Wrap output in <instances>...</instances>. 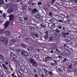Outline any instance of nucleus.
Instances as JSON below:
<instances>
[{
	"mask_svg": "<svg viewBox=\"0 0 77 77\" xmlns=\"http://www.w3.org/2000/svg\"><path fill=\"white\" fill-rule=\"evenodd\" d=\"M21 54L22 56H27L28 55V52L25 51H21Z\"/></svg>",
	"mask_w": 77,
	"mask_h": 77,
	"instance_id": "f257e3e1",
	"label": "nucleus"
},
{
	"mask_svg": "<svg viewBox=\"0 0 77 77\" xmlns=\"http://www.w3.org/2000/svg\"><path fill=\"white\" fill-rule=\"evenodd\" d=\"M14 11V8L12 7H9L8 10L7 11L8 13H11Z\"/></svg>",
	"mask_w": 77,
	"mask_h": 77,
	"instance_id": "f03ea898",
	"label": "nucleus"
},
{
	"mask_svg": "<svg viewBox=\"0 0 77 77\" xmlns=\"http://www.w3.org/2000/svg\"><path fill=\"white\" fill-rule=\"evenodd\" d=\"M65 41L67 44H72L71 41L68 39H66L65 40Z\"/></svg>",
	"mask_w": 77,
	"mask_h": 77,
	"instance_id": "7ed1b4c3",
	"label": "nucleus"
},
{
	"mask_svg": "<svg viewBox=\"0 0 77 77\" xmlns=\"http://www.w3.org/2000/svg\"><path fill=\"white\" fill-rule=\"evenodd\" d=\"M8 39L7 38H5L4 41L3 42L4 44L5 45H7V44H8Z\"/></svg>",
	"mask_w": 77,
	"mask_h": 77,
	"instance_id": "20e7f679",
	"label": "nucleus"
},
{
	"mask_svg": "<svg viewBox=\"0 0 77 77\" xmlns=\"http://www.w3.org/2000/svg\"><path fill=\"white\" fill-rule=\"evenodd\" d=\"M69 35V32H67V33L64 32L63 33V36L64 38H66V36H68Z\"/></svg>",
	"mask_w": 77,
	"mask_h": 77,
	"instance_id": "39448f33",
	"label": "nucleus"
},
{
	"mask_svg": "<svg viewBox=\"0 0 77 77\" xmlns=\"http://www.w3.org/2000/svg\"><path fill=\"white\" fill-rule=\"evenodd\" d=\"M10 21H12L14 19V16L13 15H11L9 16Z\"/></svg>",
	"mask_w": 77,
	"mask_h": 77,
	"instance_id": "423d86ee",
	"label": "nucleus"
},
{
	"mask_svg": "<svg viewBox=\"0 0 77 77\" xmlns=\"http://www.w3.org/2000/svg\"><path fill=\"white\" fill-rule=\"evenodd\" d=\"M9 24V22H7L5 23L4 24L5 28H7L8 27Z\"/></svg>",
	"mask_w": 77,
	"mask_h": 77,
	"instance_id": "0eeeda50",
	"label": "nucleus"
},
{
	"mask_svg": "<svg viewBox=\"0 0 77 77\" xmlns=\"http://www.w3.org/2000/svg\"><path fill=\"white\" fill-rule=\"evenodd\" d=\"M37 11V9L36 8H34L32 11V14H36V12Z\"/></svg>",
	"mask_w": 77,
	"mask_h": 77,
	"instance_id": "6e6552de",
	"label": "nucleus"
},
{
	"mask_svg": "<svg viewBox=\"0 0 77 77\" xmlns=\"http://www.w3.org/2000/svg\"><path fill=\"white\" fill-rule=\"evenodd\" d=\"M44 71L45 73V74L47 75H48V74H49V72L46 69H44Z\"/></svg>",
	"mask_w": 77,
	"mask_h": 77,
	"instance_id": "1a4fd4ad",
	"label": "nucleus"
},
{
	"mask_svg": "<svg viewBox=\"0 0 77 77\" xmlns=\"http://www.w3.org/2000/svg\"><path fill=\"white\" fill-rule=\"evenodd\" d=\"M45 23H44V24H42L40 25V27H45V25L46 24H47V22H45Z\"/></svg>",
	"mask_w": 77,
	"mask_h": 77,
	"instance_id": "9d476101",
	"label": "nucleus"
},
{
	"mask_svg": "<svg viewBox=\"0 0 77 77\" xmlns=\"http://www.w3.org/2000/svg\"><path fill=\"white\" fill-rule=\"evenodd\" d=\"M5 34L7 36H9L11 35V32L9 31H6L5 32Z\"/></svg>",
	"mask_w": 77,
	"mask_h": 77,
	"instance_id": "9b49d317",
	"label": "nucleus"
},
{
	"mask_svg": "<svg viewBox=\"0 0 77 77\" xmlns=\"http://www.w3.org/2000/svg\"><path fill=\"white\" fill-rule=\"evenodd\" d=\"M36 16L38 20H42V17H41V16L40 14H36Z\"/></svg>",
	"mask_w": 77,
	"mask_h": 77,
	"instance_id": "f8f14e48",
	"label": "nucleus"
},
{
	"mask_svg": "<svg viewBox=\"0 0 77 77\" xmlns=\"http://www.w3.org/2000/svg\"><path fill=\"white\" fill-rule=\"evenodd\" d=\"M20 69L22 71H24L25 70V67L24 66H21L20 67Z\"/></svg>",
	"mask_w": 77,
	"mask_h": 77,
	"instance_id": "ddd939ff",
	"label": "nucleus"
},
{
	"mask_svg": "<svg viewBox=\"0 0 77 77\" xmlns=\"http://www.w3.org/2000/svg\"><path fill=\"white\" fill-rule=\"evenodd\" d=\"M5 39V38L3 37H0V41L1 42H3Z\"/></svg>",
	"mask_w": 77,
	"mask_h": 77,
	"instance_id": "4468645a",
	"label": "nucleus"
},
{
	"mask_svg": "<svg viewBox=\"0 0 77 77\" xmlns=\"http://www.w3.org/2000/svg\"><path fill=\"white\" fill-rule=\"evenodd\" d=\"M0 62L1 63H5V60L2 58H0Z\"/></svg>",
	"mask_w": 77,
	"mask_h": 77,
	"instance_id": "2eb2a0df",
	"label": "nucleus"
},
{
	"mask_svg": "<svg viewBox=\"0 0 77 77\" xmlns=\"http://www.w3.org/2000/svg\"><path fill=\"white\" fill-rule=\"evenodd\" d=\"M32 64L34 66H35V67H36L38 66L37 63L35 61H34L33 63H32Z\"/></svg>",
	"mask_w": 77,
	"mask_h": 77,
	"instance_id": "dca6fc26",
	"label": "nucleus"
},
{
	"mask_svg": "<svg viewBox=\"0 0 77 77\" xmlns=\"http://www.w3.org/2000/svg\"><path fill=\"white\" fill-rule=\"evenodd\" d=\"M52 49L53 50H54V49H56V44H52Z\"/></svg>",
	"mask_w": 77,
	"mask_h": 77,
	"instance_id": "f3484780",
	"label": "nucleus"
},
{
	"mask_svg": "<svg viewBox=\"0 0 77 77\" xmlns=\"http://www.w3.org/2000/svg\"><path fill=\"white\" fill-rule=\"evenodd\" d=\"M55 38L56 39H59V35L58 34H56L55 35Z\"/></svg>",
	"mask_w": 77,
	"mask_h": 77,
	"instance_id": "a211bd4d",
	"label": "nucleus"
},
{
	"mask_svg": "<svg viewBox=\"0 0 77 77\" xmlns=\"http://www.w3.org/2000/svg\"><path fill=\"white\" fill-rule=\"evenodd\" d=\"M56 27V25H55V24H52L51 25V27L52 29H54L55 27Z\"/></svg>",
	"mask_w": 77,
	"mask_h": 77,
	"instance_id": "6ab92c4d",
	"label": "nucleus"
},
{
	"mask_svg": "<svg viewBox=\"0 0 77 77\" xmlns=\"http://www.w3.org/2000/svg\"><path fill=\"white\" fill-rule=\"evenodd\" d=\"M2 66H3L4 69H6V70H7L8 69V68L6 67V65L5 64H2Z\"/></svg>",
	"mask_w": 77,
	"mask_h": 77,
	"instance_id": "aec40b11",
	"label": "nucleus"
},
{
	"mask_svg": "<svg viewBox=\"0 0 77 77\" xmlns=\"http://www.w3.org/2000/svg\"><path fill=\"white\" fill-rule=\"evenodd\" d=\"M64 52H65L66 53H67V54L68 55H70V52H69L68 51H67V50H65Z\"/></svg>",
	"mask_w": 77,
	"mask_h": 77,
	"instance_id": "412c9836",
	"label": "nucleus"
},
{
	"mask_svg": "<svg viewBox=\"0 0 77 77\" xmlns=\"http://www.w3.org/2000/svg\"><path fill=\"white\" fill-rule=\"evenodd\" d=\"M4 4V0H0V5Z\"/></svg>",
	"mask_w": 77,
	"mask_h": 77,
	"instance_id": "4be33fe9",
	"label": "nucleus"
},
{
	"mask_svg": "<svg viewBox=\"0 0 77 77\" xmlns=\"http://www.w3.org/2000/svg\"><path fill=\"white\" fill-rule=\"evenodd\" d=\"M4 33V30L3 29H0V34H3Z\"/></svg>",
	"mask_w": 77,
	"mask_h": 77,
	"instance_id": "5701e85b",
	"label": "nucleus"
},
{
	"mask_svg": "<svg viewBox=\"0 0 77 77\" xmlns=\"http://www.w3.org/2000/svg\"><path fill=\"white\" fill-rule=\"evenodd\" d=\"M28 50L29 51L32 50H33V48L31 47H29L28 48Z\"/></svg>",
	"mask_w": 77,
	"mask_h": 77,
	"instance_id": "b1692460",
	"label": "nucleus"
},
{
	"mask_svg": "<svg viewBox=\"0 0 77 77\" xmlns=\"http://www.w3.org/2000/svg\"><path fill=\"white\" fill-rule=\"evenodd\" d=\"M14 8L15 10H16V11H17V10H18V7L16 5H14Z\"/></svg>",
	"mask_w": 77,
	"mask_h": 77,
	"instance_id": "393cba45",
	"label": "nucleus"
},
{
	"mask_svg": "<svg viewBox=\"0 0 77 77\" xmlns=\"http://www.w3.org/2000/svg\"><path fill=\"white\" fill-rule=\"evenodd\" d=\"M17 75L18 77H22V75H21V74L20 73H17Z\"/></svg>",
	"mask_w": 77,
	"mask_h": 77,
	"instance_id": "a878e982",
	"label": "nucleus"
},
{
	"mask_svg": "<svg viewBox=\"0 0 77 77\" xmlns=\"http://www.w3.org/2000/svg\"><path fill=\"white\" fill-rule=\"evenodd\" d=\"M21 46L22 47H23V48H26V45L24 44H21Z\"/></svg>",
	"mask_w": 77,
	"mask_h": 77,
	"instance_id": "bb28decb",
	"label": "nucleus"
},
{
	"mask_svg": "<svg viewBox=\"0 0 77 77\" xmlns=\"http://www.w3.org/2000/svg\"><path fill=\"white\" fill-rule=\"evenodd\" d=\"M53 39V37H51L49 39V41L51 42V41H52Z\"/></svg>",
	"mask_w": 77,
	"mask_h": 77,
	"instance_id": "cd10ccee",
	"label": "nucleus"
},
{
	"mask_svg": "<svg viewBox=\"0 0 77 77\" xmlns=\"http://www.w3.org/2000/svg\"><path fill=\"white\" fill-rule=\"evenodd\" d=\"M35 57L37 58V59H38L39 58V56L37 54H35Z\"/></svg>",
	"mask_w": 77,
	"mask_h": 77,
	"instance_id": "c85d7f7f",
	"label": "nucleus"
},
{
	"mask_svg": "<svg viewBox=\"0 0 77 77\" xmlns=\"http://www.w3.org/2000/svg\"><path fill=\"white\" fill-rule=\"evenodd\" d=\"M44 38L45 39H48V35H45Z\"/></svg>",
	"mask_w": 77,
	"mask_h": 77,
	"instance_id": "c756f323",
	"label": "nucleus"
},
{
	"mask_svg": "<svg viewBox=\"0 0 77 77\" xmlns=\"http://www.w3.org/2000/svg\"><path fill=\"white\" fill-rule=\"evenodd\" d=\"M44 9H45V11H47V10L48 9L47 6L46 5L44 7Z\"/></svg>",
	"mask_w": 77,
	"mask_h": 77,
	"instance_id": "7c9ffc66",
	"label": "nucleus"
},
{
	"mask_svg": "<svg viewBox=\"0 0 77 77\" xmlns=\"http://www.w3.org/2000/svg\"><path fill=\"white\" fill-rule=\"evenodd\" d=\"M56 65V63H51V65L52 66H55Z\"/></svg>",
	"mask_w": 77,
	"mask_h": 77,
	"instance_id": "2f4dec72",
	"label": "nucleus"
},
{
	"mask_svg": "<svg viewBox=\"0 0 77 77\" xmlns=\"http://www.w3.org/2000/svg\"><path fill=\"white\" fill-rule=\"evenodd\" d=\"M30 30L32 31H35L36 30V29L35 28H31L30 29Z\"/></svg>",
	"mask_w": 77,
	"mask_h": 77,
	"instance_id": "473e14b6",
	"label": "nucleus"
},
{
	"mask_svg": "<svg viewBox=\"0 0 77 77\" xmlns=\"http://www.w3.org/2000/svg\"><path fill=\"white\" fill-rule=\"evenodd\" d=\"M22 8L23 9H24V10H25V9H26V6H23L22 7Z\"/></svg>",
	"mask_w": 77,
	"mask_h": 77,
	"instance_id": "72a5a7b5",
	"label": "nucleus"
},
{
	"mask_svg": "<svg viewBox=\"0 0 77 77\" xmlns=\"http://www.w3.org/2000/svg\"><path fill=\"white\" fill-rule=\"evenodd\" d=\"M17 51L18 53H20L21 52V50L20 49H17Z\"/></svg>",
	"mask_w": 77,
	"mask_h": 77,
	"instance_id": "f704fd0d",
	"label": "nucleus"
},
{
	"mask_svg": "<svg viewBox=\"0 0 77 77\" xmlns=\"http://www.w3.org/2000/svg\"><path fill=\"white\" fill-rule=\"evenodd\" d=\"M72 64H71L68 67L69 69H72Z\"/></svg>",
	"mask_w": 77,
	"mask_h": 77,
	"instance_id": "c9c22d12",
	"label": "nucleus"
},
{
	"mask_svg": "<svg viewBox=\"0 0 77 77\" xmlns=\"http://www.w3.org/2000/svg\"><path fill=\"white\" fill-rule=\"evenodd\" d=\"M30 62H31V64H32V63L34 61H33V60L31 59L30 60Z\"/></svg>",
	"mask_w": 77,
	"mask_h": 77,
	"instance_id": "e433bc0d",
	"label": "nucleus"
},
{
	"mask_svg": "<svg viewBox=\"0 0 77 77\" xmlns=\"http://www.w3.org/2000/svg\"><path fill=\"white\" fill-rule=\"evenodd\" d=\"M10 55L12 57H14V54L13 53H11V54H10Z\"/></svg>",
	"mask_w": 77,
	"mask_h": 77,
	"instance_id": "4c0bfd02",
	"label": "nucleus"
},
{
	"mask_svg": "<svg viewBox=\"0 0 77 77\" xmlns=\"http://www.w3.org/2000/svg\"><path fill=\"white\" fill-rule=\"evenodd\" d=\"M19 20L20 21H21L23 20V18L22 17H20L19 18Z\"/></svg>",
	"mask_w": 77,
	"mask_h": 77,
	"instance_id": "58836bf2",
	"label": "nucleus"
},
{
	"mask_svg": "<svg viewBox=\"0 0 77 77\" xmlns=\"http://www.w3.org/2000/svg\"><path fill=\"white\" fill-rule=\"evenodd\" d=\"M54 2H55V0H52V2L51 3V4L53 5L54 3Z\"/></svg>",
	"mask_w": 77,
	"mask_h": 77,
	"instance_id": "ea45409f",
	"label": "nucleus"
},
{
	"mask_svg": "<svg viewBox=\"0 0 77 77\" xmlns=\"http://www.w3.org/2000/svg\"><path fill=\"white\" fill-rule=\"evenodd\" d=\"M49 22H51V23H53L54 21L53 19H51L49 20Z\"/></svg>",
	"mask_w": 77,
	"mask_h": 77,
	"instance_id": "a19ab883",
	"label": "nucleus"
},
{
	"mask_svg": "<svg viewBox=\"0 0 77 77\" xmlns=\"http://www.w3.org/2000/svg\"><path fill=\"white\" fill-rule=\"evenodd\" d=\"M49 74L50 76H51V75H52V72H49Z\"/></svg>",
	"mask_w": 77,
	"mask_h": 77,
	"instance_id": "79ce46f5",
	"label": "nucleus"
},
{
	"mask_svg": "<svg viewBox=\"0 0 77 77\" xmlns=\"http://www.w3.org/2000/svg\"><path fill=\"white\" fill-rule=\"evenodd\" d=\"M11 42L13 43H15V40L14 39H13L11 40Z\"/></svg>",
	"mask_w": 77,
	"mask_h": 77,
	"instance_id": "37998d69",
	"label": "nucleus"
},
{
	"mask_svg": "<svg viewBox=\"0 0 77 77\" xmlns=\"http://www.w3.org/2000/svg\"><path fill=\"white\" fill-rule=\"evenodd\" d=\"M66 60H67V59L66 58H64V60H63V62H66Z\"/></svg>",
	"mask_w": 77,
	"mask_h": 77,
	"instance_id": "c03bdc74",
	"label": "nucleus"
},
{
	"mask_svg": "<svg viewBox=\"0 0 77 77\" xmlns=\"http://www.w3.org/2000/svg\"><path fill=\"white\" fill-rule=\"evenodd\" d=\"M21 22L22 24H25V22H24V20H22L21 21Z\"/></svg>",
	"mask_w": 77,
	"mask_h": 77,
	"instance_id": "a18cd8bd",
	"label": "nucleus"
},
{
	"mask_svg": "<svg viewBox=\"0 0 77 77\" xmlns=\"http://www.w3.org/2000/svg\"><path fill=\"white\" fill-rule=\"evenodd\" d=\"M58 22H60V23H63V21L62 20H59L58 21Z\"/></svg>",
	"mask_w": 77,
	"mask_h": 77,
	"instance_id": "49530a36",
	"label": "nucleus"
},
{
	"mask_svg": "<svg viewBox=\"0 0 77 77\" xmlns=\"http://www.w3.org/2000/svg\"><path fill=\"white\" fill-rule=\"evenodd\" d=\"M3 16L4 17H5V18L6 17V14H5V13H3Z\"/></svg>",
	"mask_w": 77,
	"mask_h": 77,
	"instance_id": "de8ad7c7",
	"label": "nucleus"
},
{
	"mask_svg": "<svg viewBox=\"0 0 77 77\" xmlns=\"http://www.w3.org/2000/svg\"><path fill=\"white\" fill-rule=\"evenodd\" d=\"M34 72H35V74L37 73V71H36V69H34Z\"/></svg>",
	"mask_w": 77,
	"mask_h": 77,
	"instance_id": "09e8293b",
	"label": "nucleus"
},
{
	"mask_svg": "<svg viewBox=\"0 0 77 77\" xmlns=\"http://www.w3.org/2000/svg\"><path fill=\"white\" fill-rule=\"evenodd\" d=\"M13 56H14V57H13L14 58H17V55H16L15 54H14V55Z\"/></svg>",
	"mask_w": 77,
	"mask_h": 77,
	"instance_id": "8fccbe9b",
	"label": "nucleus"
},
{
	"mask_svg": "<svg viewBox=\"0 0 77 77\" xmlns=\"http://www.w3.org/2000/svg\"><path fill=\"white\" fill-rule=\"evenodd\" d=\"M38 5H42V2H39L38 3Z\"/></svg>",
	"mask_w": 77,
	"mask_h": 77,
	"instance_id": "3c124183",
	"label": "nucleus"
},
{
	"mask_svg": "<svg viewBox=\"0 0 77 77\" xmlns=\"http://www.w3.org/2000/svg\"><path fill=\"white\" fill-rule=\"evenodd\" d=\"M3 72H0V74L1 75H3L4 74Z\"/></svg>",
	"mask_w": 77,
	"mask_h": 77,
	"instance_id": "603ef678",
	"label": "nucleus"
},
{
	"mask_svg": "<svg viewBox=\"0 0 77 77\" xmlns=\"http://www.w3.org/2000/svg\"><path fill=\"white\" fill-rule=\"evenodd\" d=\"M10 49L12 51L13 50H14V48H10Z\"/></svg>",
	"mask_w": 77,
	"mask_h": 77,
	"instance_id": "864d4df0",
	"label": "nucleus"
},
{
	"mask_svg": "<svg viewBox=\"0 0 77 77\" xmlns=\"http://www.w3.org/2000/svg\"><path fill=\"white\" fill-rule=\"evenodd\" d=\"M31 3H32V2L30 1H29L28 2V4H29V5H30V4H31Z\"/></svg>",
	"mask_w": 77,
	"mask_h": 77,
	"instance_id": "5fc2aeb1",
	"label": "nucleus"
},
{
	"mask_svg": "<svg viewBox=\"0 0 77 77\" xmlns=\"http://www.w3.org/2000/svg\"><path fill=\"white\" fill-rule=\"evenodd\" d=\"M35 3H32L31 4L32 6H34V5H35Z\"/></svg>",
	"mask_w": 77,
	"mask_h": 77,
	"instance_id": "6e6d98bb",
	"label": "nucleus"
},
{
	"mask_svg": "<svg viewBox=\"0 0 77 77\" xmlns=\"http://www.w3.org/2000/svg\"><path fill=\"white\" fill-rule=\"evenodd\" d=\"M60 54H61V55H63V56H64V55H65V54H64V53L63 52H61Z\"/></svg>",
	"mask_w": 77,
	"mask_h": 77,
	"instance_id": "4d7b16f0",
	"label": "nucleus"
},
{
	"mask_svg": "<svg viewBox=\"0 0 77 77\" xmlns=\"http://www.w3.org/2000/svg\"><path fill=\"white\" fill-rule=\"evenodd\" d=\"M49 33L48 31H46V35H48Z\"/></svg>",
	"mask_w": 77,
	"mask_h": 77,
	"instance_id": "13d9d810",
	"label": "nucleus"
},
{
	"mask_svg": "<svg viewBox=\"0 0 77 77\" xmlns=\"http://www.w3.org/2000/svg\"><path fill=\"white\" fill-rule=\"evenodd\" d=\"M52 14V13H51V12H50L49 13V15L50 16H51V15Z\"/></svg>",
	"mask_w": 77,
	"mask_h": 77,
	"instance_id": "bf43d9fd",
	"label": "nucleus"
},
{
	"mask_svg": "<svg viewBox=\"0 0 77 77\" xmlns=\"http://www.w3.org/2000/svg\"><path fill=\"white\" fill-rule=\"evenodd\" d=\"M58 28H59V29H61L62 28V27L61 26H58Z\"/></svg>",
	"mask_w": 77,
	"mask_h": 77,
	"instance_id": "052dcab7",
	"label": "nucleus"
},
{
	"mask_svg": "<svg viewBox=\"0 0 77 77\" xmlns=\"http://www.w3.org/2000/svg\"><path fill=\"white\" fill-rule=\"evenodd\" d=\"M56 32L57 33H59V32H60V31H59V30L57 29L56 30Z\"/></svg>",
	"mask_w": 77,
	"mask_h": 77,
	"instance_id": "680f3d73",
	"label": "nucleus"
},
{
	"mask_svg": "<svg viewBox=\"0 0 77 77\" xmlns=\"http://www.w3.org/2000/svg\"><path fill=\"white\" fill-rule=\"evenodd\" d=\"M34 75L35 77H38V75L35 74H34Z\"/></svg>",
	"mask_w": 77,
	"mask_h": 77,
	"instance_id": "e2e57ef3",
	"label": "nucleus"
},
{
	"mask_svg": "<svg viewBox=\"0 0 77 77\" xmlns=\"http://www.w3.org/2000/svg\"><path fill=\"white\" fill-rule=\"evenodd\" d=\"M9 63H8V62H6L5 63V65H8V64Z\"/></svg>",
	"mask_w": 77,
	"mask_h": 77,
	"instance_id": "0e129e2a",
	"label": "nucleus"
},
{
	"mask_svg": "<svg viewBox=\"0 0 77 77\" xmlns=\"http://www.w3.org/2000/svg\"><path fill=\"white\" fill-rule=\"evenodd\" d=\"M22 0H17V2H20V1H22Z\"/></svg>",
	"mask_w": 77,
	"mask_h": 77,
	"instance_id": "69168bd1",
	"label": "nucleus"
},
{
	"mask_svg": "<svg viewBox=\"0 0 77 77\" xmlns=\"http://www.w3.org/2000/svg\"><path fill=\"white\" fill-rule=\"evenodd\" d=\"M29 11H32V9L31 8H29Z\"/></svg>",
	"mask_w": 77,
	"mask_h": 77,
	"instance_id": "338daca9",
	"label": "nucleus"
},
{
	"mask_svg": "<svg viewBox=\"0 0 77 77\" xmlns=\"http://www.w3.org/2000/svg\"><path fill=\"white\" fill-rule=\"evenodd\" d=\"M75 1V3H77V0H74Z\"/></svg>",
	"mask_w": 77,
	"mask_h": 77,
	"instance_id": "774afa93",
	"label": "nucleus"
}]
</instances>
